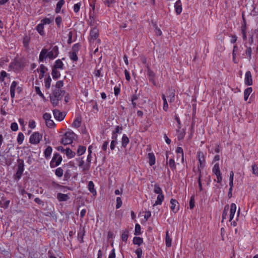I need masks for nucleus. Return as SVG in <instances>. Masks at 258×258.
<instances>
[{"mask_svg": "<svg viewBox=\"0 0 258 258\" xmlns=\"http://www.w3.org/2000/svg\"><path fill=\"white\" fill-rule=\"evenodd\" d=\"M58 53L57 46L53 47L50 51H48V49L46 48H43L39 54V61L40 62L43 61L47 57H48L50 59H53L57 56Z\"/></svg>", "mask_w": 258, "mask_h": 258, "instance_id": "nucleus-1", "label": "nucleus"}, {"mask_svg": "<svg viewBox=\"0 0 258 258\" xmlns=\"http://www.w3.org/2000/svg\"><path fill=\"white\" fill-rule=\"evenodd\" d=\"M65 91L61 90L53 89L52 94L50 96V101L53 106H56L59 100H61L64 95Z\"/></svg>", "mask_w": 258, "mask_h": 258, "instance_id": "nucleus-2", "label": "nucleus"}, {"mask_svg": "<svg viewBox=\"0 0 258 258\" xmlns=\"http://www.w3.org/2000/svg\"><path fill=\"white\" fill-rule=\"evenodd\" d=\"M75 136L76 135L74 132H68L64 134L61 139L60 143L64 145L70 144L73 142Z\"/></svg>", "mask_w": 258, "mask_h": 258, "instance_id": "nucleus-3", "label": "nucleus"}, {"mask_svg": "<svg viewBox=\"0 0 258 258\" xmlns=\"http://www.w3.org/2000/svg\"><path fill=\"white\" fill-rule=\"evenodd\" d=\"M90 7H92V10H90L89 13V22L91 26H95L99 25L100 22L96 19L95 14V5L94 4H90Z\"/></svg>", "mask_w": 258, "mask_h": 258, "instance_id": "nucleus-4", "label": "nucleus"}, {"mask_svg": "<svg viewBox=\"0 0 258 258\" xmlns=\"http://www.w3.org/2000/svg\"><path fill=\"white\" fill-rule=\"evenodd\" d=\"M62 161L61 156L58 153L53 155L52 159L50 162V165L51 168H54L58 166Z\"/></svg>", "mask_w": 258, "mask_h": 258, "instance_id": "nucleus-5", "label": "nucleus"}, {"mask_svg": "<svg viewBox=\"0 0 258 258\" xmlns=\"http://www.w3.org/2000/svg\"><path fill=\"white\" fill-rule=\"evenodd\" d=\"M42 138V135L38 132H35L30 136V143L33 144H37L40 142Z\"/></svg>", "mask_w": 258, "mask_h": 258, "instance_id": "nucleus-6", "label": "nucleus"}, {"mask_svg": "<svg viewBox=\"0 0 258 258\" xmlns=\"http://www.w3.org/2000/svg\"><path fill=\"white\" fill-rule=\"evenodd\" d=\"M212 171L213 173L215 174L217 176V182L218 183H221L222 180V178L221 176L219 165L218 163H216L214 165L212 169Z\"/></svg>", "mask_w": 258, "mask_h": 258, "instance_id": "nucleus-7", "label": "nucleus"}, {"mask_svg": "<svg viewBox=\"0 0 258 258\" xmlns=\"http://www.w3.org/2000/svg\"><path fill=\"white\" fill-rule=\"evenodd\" d=\"M96 25L94 26V27L92 28L90 33V41H94L99 36V29L96 27Z\"/></svg>", "mask_w": 258, "mask_h": 258, "instance_id": "nucleus-8", "label": "nucleus"}, {"mask_svg": "<svg viewBox=\"0 0 258 258\" xmlns=\"http://www.w3.org/2000/svg\"><path fill=\"white\" fill-rule=\"evenodd\" d=\"M198 158L200 163V165L198 166V169L203 168L205 164V158L204 153L202 152H198Z\"/></svg>", "mask_w": 258, "mask_h": 258, "instance_id": "nucleus-9", "label": "nucleus"}, {"mask_svg": "<svg viewBox=\"0 0 258 258\" xmlns=\"http://www.w3.org/2000/svg\"><path fill=\"white\" fill-rule=\"evenodd\" d=\"M171 209L174 213H176L179 210V204L177 200L172 199L170 200Z\"/></svg>", "mask_w": 258, "mask_h": 258, "instance_id": "nucleus-10", "label": "nucleus"}, {"mask_svg": "<svg viewBox=\"0 0 258 258\" xmlns=\"http://www.w3.org/2000/svg\"><path fill=\"white\" fill-rule=\"evenodd\" d=\"M244 82L248 86H250L252 84V77L250 71H247L245 73Z\"/></svg>", "mask_w": 258, "mask_h": 258, "instance_id": "nucleus-11", "label": "nucleus"}, {"mask_svg": "<svg viewBox=\"0 0 258 258\" xmlns=\"http://www.w3.org/2000/svg\"><path fill=\"white\" fill-rule=\"evenodd\" d=\"M53 113L54 118L58 120H62L64 118V115L57 109H54L53 110Z\"/></svg>", "mask_w": 258, "mask_h": 258, "instance_id": "nucleus-12", "label": "nucleus"}, {"mask_svg": "<svg viewBox=\"0 0 258 258\" xmlns=\"http://www.w3.org/2000/svg\"><path fill=\"white\" fill-rule=\"evenodd\" d=\"M174 8L175 9V12L177 15H179L182 12V5L180 0H178L174 4Z\"/></svg>", "mask_w": 258, "mask_h": 258, "instance_id": "nucleus-13", "label": "nucleus"}, {"mask_svg": "<svg viewBox=\"0 0 258 258\" xmlns=\"http://www.w3.org/2000/svg\"><path fill=\"white\" fill-rule=\"evenodd\" d=\"M147 75L150 81H151L154 85H155L156 82L155 81V73L150 69H148L147 71Z\"/></svg>", "mask_w": 258, "mask_h": 258, "instance_id": "nucleus-14", "label": "nucleus"}, {"mask_svg": "<svg viewBox=\"0 0 258 258\" xmlns=\"http://www.w3.org/2000/svg\"><path fill=\"white\" fill-rule=\"evenodd\" d=\"M236 210V206L235 204L232 203L230 206V217H229V221H231L235 215V212Z\"/></svg>", "mask_w": 258, "mask_h": 258, "instance_id": "nucleus-15", "label": "nucleus"}, {"mask_svg": "<svg viewBox=\"0 0 258 258\" xmlns=\"http://www.w3.org/2000/svg\"><path fill=\"white\" fill-rule=\"evenodd\" d=\"M92 159L91 154H88L87 158V163L83 166V171H88L90 166V163Z\"/></svg>", "mask_w": 258, "mask_h": 258, "instance_id": "nucleus-16", "label": "nucleus"}, {"mask_svg": "<svg viewBox=\"0 0 258 258\" xmlns=\"http://www.w3.org/2000/svg\"><path fill=\"white\" fill-rule=\"evenodd\" d=\"M69 197L67 194L62 193H58L57 195V199L59 202L66 201L69 199Z\"/></svg>", "mask_w": 258, "mask_h": 258, "instance_id": "nucleus-17", "label": "nucleus"}, {"mask_svg": "<svg viewBox=\"0 0 258 258\" xmlns=\"http://www.w3.org/2000/svg\"><path fill=\"white\" fill-rule=\"evenodd\" d=\"M24 171V164L19 163L18 167V170L16 175L18 178H20Z\"/></svg>", "mask_w": 258, "mask_h": 258, "instance_id": "nucleus-18", "label": "nucleus"}, {"mask_svg": "<svg viewBox=\"0 0 258 258\" xmlns=\"http://www.w3.org/2000/svg\"><path fill=\"white\" fill-rule=\"evenodd\" d=\"M164 198V196L163 194H159L157 197V200L153 206H155V205H161Z\"/></svg>", "mask_w": 258, "mask_h": 258, "instance_id": "nucleus-19", "label": "nucleus"}, {"mask_svg": "<svg viewBox=\"0 0 258 258\" xmlns=\"http://www.w3.org/2000/svg\"><path fill=\"white\" fill-rule=\"evenodd\" d=\"M63 63L60 59H57L55 61V64L54 65V69H63Z\"/></svg>", "mask_w": 258, "mask_h": 258, "instance_id": "nucleus-20", "label": "nucleus"}, {"mask_svg": "<svg viewBox=\"0 0 258 258\" xmlns=\"http://www.w3.org/2000/svg\"><path fill=\"white\" fill-rule=\"evenodd\" d=\"M252 91L251 87L246 88L244 92V99L245 101H246Z\"/></svg>", "mask_w": 258, "mask_h": 258, "instance_id": "nucleus-21", "label": "nucleus"}, {"mask_svg": "<svg viewBox=\"0 0 258 258\" xmlns=\"http://www.w3.org/2000/svg\"><path fill=\"white\" fill-rule=\"evenodd\" d=\"M64 0H59L57 4H56V9H55V12L56 13H59L60 11V9L61 8V7H62V6L64 5Z\"/></svg>", "mask_w": 258, "mask_h": 258, "instance_id": "nucleus-22", "label": "nucleus"}, {"mask_svg": "<svg viewBox=\"0 0 258 258\" xmlns=\"http://www.w3.org/2000/svg\"><path fill=\"white\" fill-rule=\"evenodd\" d=\"M129 141H129V139L128 138V137L125 134H124L122 136V140H121L122 146L123 147H125L126 146V145L128 144V143H129Z\"/></svg>", "mask_w": 258, "mask_h": 258, "instance_id": "nucleus-23", "label": "nucleus"}, {"mask_svg": "<svg viewBox=\"0 0 258 258\" xmlns=\"http://www.w3.org/2000/svg\"><path fill=\"white\" fill-rule=\"evenodd\" d=\"M149 159V164L151 166L153 165L155 163V157L153 153H150L148 154Z\"/></svg>", "mask_w": 258, "mask_h": 258, "instance_id": "nucleus-24", "label": "nucleus"}, {"mask_svg": "<svg viewBox=\"0 0 258 258\" xmlns=\"http://www.w3.org/2000/svg\"><path fill=\"white\" fill-rule=\"evenodd\" d=\"M65 153L67 157L69 158H72L75 156V153L72 151L70 148H67L66 149Z\"/></svg>", "mask_w": 258, "mask_h": 258, "instance_id": "nucleus-25", "label": "nucleus"}, {"mask_svg": "<svg viewBox=\"0 0 258 258\" xmlns=\"http://www.w3.org/2000/svg\"><path fill=\"white\" fill-rule=\"evenodd\" d=\"M52 149L51 147L48 146L46 148L44 151V156L46 158H48L50 157L51 153H52Z\"/></svg>", "mask_w": 258, "mask_h": 258, "instance_id": "nucleus-26", "label": "nucleus"}, {"mask_svg": "<svg viewBox=\"0 0 258 258\" xmlns=\"http://www.w3.org/2000/svg\"><path fill=\"white\" fill-rule=\"evenodd\" d=\"M162 99L164 102H163V110L165 111H167L168 109V105L167 103V101L165 95L163 94L162 95Z\"/></svg>", "mask_w": 258, "mask_h": 258, "instance_id": "nucleus-27", "label": "nucleus"}, {"mask_svg": "<svg viewBox=\"0 0 258 258\" xmlns=\"http://www.w3.org/2000/svg\"><path fill=\"white\" fill-rule=\"evenodd\" d=\"M229 210V205H226L224 208L223 213H222V221L227 218V216L228 214V211Z\"/></svg>", "mask_w": 258, "mask_h": 258, "instance_id": "nucleus-28", "label": "nucleus"}, {"mask_svg": "<svg viewBox=\"0 0 258 258\" xmlns=\"http://www.w3.org/2000/svg\"><path fill=\"white\" fill-rule=\"evenodd\" d=\"M143 242V239L140 237H135L133 239V243L135 244L140 245Z\"/></svg>", "mask_w": 258, "mask_h": 258, "instance_id": "nucleus-29", "label": "nucleus"}, {"mask_svg": "<svg viewBox=\"0 0 258 258\" xmlns=\"http://www.w3.org/2000/svg\"><path fill=\"white\" fill-rule=\"evenodd\" d=\"M51 75L52 76V77L53 79H57L59 78L60 76V74L59 72L57 71L56 69L53 68L52 70Z\"/></svg>", "mask_w": 258, "mask_h": 258, "instance_id": "nucleus-30", "label": "nucleus"}, {"mask_svg": "<svg viewBox=\"0 0 258 258\" xmlns=\"http://www.w3.org/2000/svg\"><path fill=\"white\" fill-rule=\"evenodd\" d=\"M177 138L178 140H181L183 139L185 135L184 132L183 131H181L180 128H178V129L177 130Z\"/></svg>", "mask_w": 258, "mask_h": 258, "instance_id": "nucleus-31", "label": "nucleus"}, {"mask_svg": "<svg viewBox=\"0 0 258 258\" xmlns=\"http://www.w3.org/2000/svg\"><path fill=\"white\" fill-rule=\"evenodd\" d=\"M128 236V231L127 230H125L123 231L121 234V239L122 241L126 242L127 240V238Z\"/></svg>", "mask_w": 258, "mask_h": 258, "instance_id": "nucleus-32", "label": "nucleus"}, {"mask_svg": "<svg viewBox=\"0 0 258 258\" xmlns=\"http://www.w3.org/2000/svg\"><path fill=\"white\" fill-rule=\"evenodd\" d=\"M86 148L84 146H80L77 150V154L78 156L83 155L86 151Z\"/></svg>", "mask_w": 258, "mask_h": 258, "instance_id": "nucleus-33", "label": "nucleus"}, {"mask_svg": "<svg viewBox=\"0 0 258 258\" xmlns=\"http://www.w3.org/2000/svg\"><path fill=\"white\" fill-rule=\"evenodd\" d=\"M166 245L167 247H170L171 245V238L169 237L168 231L166 232Z\"/></svg>", "mask_w": 258, "mask_h": 258, "instance_id": "nucleus-34", "label": "nucleus"}, {"mask_svg": "<svg viewBox=\"0 0 258 258\" xmlns=\"http://www.w3.org/2000/svg\"><path fill=\"white\" fill-rule=\"evenodd\" d=\"M69 57L73 61H77L78 60V56L76 52H70L69 53Z\"/></svg>", "mask_w": 258, "mask_h": 258, "instance_id": "nucleus-35", "label": "nucleus"}, {"mask_svg": "<svg viewBox=\"0 0 258 258\" xmlns=\"http://www.w3.org/2000/svg\"><path fill=\"white\" fill-rule=\"evenodd\" d=\"M43 29H44V26H43V24H39L37 26V30L38 31V32L41 35H43L44 34Z\"/></svg>", "mask_w": 258, "mask_h": 258, "instance_id": "nucleus-36", "label": "nucleus"}, {"mask_svg": "<svg viewBox=\"0 0 258 258\" xmlns=\"http://www.w3.org/2000/svg\"><path fill=\"white\" fill-rule=\"evenodd\" d=\"M167 163H168L169 167L172 170L176 169V165L174 160L173 159H170L169 162Z\"/></svg>", "mask_w": 258, "mask_h": 258, "instance_id": "nucleus-37", "label": "nucleus"}, {"mask_svg": "<svg viewBox=\"0 0 258 258\" xmlns=\"http://www.w3.org/2000/svg\"><path fill=\"white\" fill-rule=\"evenodd\" d=\"M35 91L36 93L39 95L42 98L43 100H45V98L43 95V94L41 92L40 89L39 87L36 86L35 87Z\"/></svg>", "mask_w": 258, "mask_h": 258, "instance_id": "nucleus-38", "label": "nucleus"}, {"mask_svg": "<svg viewBox=\"0 0 258 258\" xmlns=\"http://www.w3.org/2000/svg\"><path fill=\"white\" fill-rule=\"evenodd\" d=\"M46 70H47V68L45 67L44 64H41L40 68V71L41 73V75L40 76V79H41L43 77L44 74L45 73Z\"/></svg>", "mask_w": 258, "mask_h": 258, "instance_id": "nucleus-39", "label": "nucleus"}, {"mask_svg": "<svg viewBox=\"0 0 258 258\" xmlns=\"http://www.w3.org/2000/svg\"><path fill=\"white\" fill-rule=\"evenodd\" d=\"M51 82V79L50 76H48L45 80V86L47 89L50 87Z\"/></svg>", "mask_w": 258, "mask_h": 258, "instance_id": "nucleus-40", "label": "nucleus"}, {"mask_svg": "<svg viewBox=\"0 0 258 258\" xmlns=\"http://www.w3.org/2000/svg\"><path fill=\"white\" fill-rule=\"evenodd\" d=\"M24 136L23 133H19L17 138V142L19 144H21L24 140Z\"/></svg>", "mask_w": 258, "mask_h": 258, "instance_id": "nucleus-41", "label": "nucleus"}, {"mask_svg": "<svg viewBox=\"0 0 258 258\" xmlns=\"http://www.w3.org/2000/svg\"><path fill=\"white\" fill-rule=\"evenodd\" d=\"M141 230L140 225L139 224H136L135 225V234L136 235H140L141 233Z\"/></svg>", "mask_w": 258, "mask_h": 258, "instance_id": "nucleus-42", "label": "nucleus"}, {"mask_svg": "<svg viewBox=\"0 0 258 258\" xmlns=\"http://www.w3.org/2000/svg\"><path fill=\"white\" fill-rule=\"evenodd\" d=\"M29 41H30V38H29V37L28 36H25L24 38H23V44H24V46L25 47H27L28 46L29 43Z\"/></svg>", "mask_w": 258, "mask_h": 258, "instance_id": "nucleus-43", "label": "nucleus"}, {"mask_svg": "<svg viewBox=\"0 0 258 258\" xmlns=\"http://www.w3.org/2000/svg\"><path fill=\"white\" fill-rule=\"evenodd\" d=\"M63 85V82L62 81H58L56 83L55 88L54 89L61 90V88Z\"/></svg>", "mask_w": 258, "mask_h": 258, "instance_id": "nucleus-44", "label": "nucleus"}, {"mask_svg": "<svg viewBox=\"0 0 258 258\" xmlns=\"http://www.w3.org/2000/svg\"><path fill=\"white\" fill-rule=\"evenodd\" d=\"M238 50V47L236 45H235L233 47V50L232 52V55H233V60L234 63H237V62L235 60V57L236 56V51Z\"/></svg>", "mask_w": 258, "mask_h": 258, "instance_id": "nucleus-45", "label": "nucleus"}, {"mask_svg": "<svg viewBox=\"0 0 258 258\" xmlns=\"http://www.w3.org/2000/svg\"><path fill=\"white\" fill-rule=\"evenodd\" d=\"M55 175L57 176H58L59 177H60L63 175V170L60 167L57 168L55 170Z\"/></svg>", "mask_w": 258, "mask_h": 258, "instance_id": "nucleus-46", "label": "nucleus"}, {"mask_svg": "<svg viewBox=\"0 0 258 258\" xmlns=\"http://www.w3.org/2000/svg\"><path fill=\"white\" fill-rule=\"evenodd\" d=\"M168 97L169 98V101L172 102L174 101L175 98V94L173 90L170 91L169 95H168Z\"/></svg>", "mask_w": 258, "mask_h": 258, "instance_id": "nucleus-47", "label": "nucleus"}, {"mask_svg": "<svg viewBox=\"0 0 258 258\" xmlns=\"http://www.w3.org/2000/svg\"><path fill=\"white\" fill-rule=\"evenodd\" d=\"M154 191L157 194H163L161 188L157 184L154 185Z\"/></svg>", "mask_w": 258, "mask_h": 258, "instance_id": "nucleus-48", "label": "nucleus"}, {"mask_svg": "<svg viewBox=\"0 0 258 258\" xmlns=\"http://www.w3.org/2000/svg\"><path fill=\"white\" fill-rule=\"evenodd\" d=\"M252 173L258 176V167L255 164H253L251 166Z\"/></svg>", "mask_w": 258, "mask_h": 258, "instance_id": "nucleus-49", "label": "nucleus"}, {"mask_svg": "<svg viewBox=\"0 0 258 258\" xmlns=\"http://www.w3.org/2000/svg\"><path fill=\"white\" fill-rule=\"evenodd\" d=\"M46 122V124L48 127H53L55 126V123L52 119L47 120Z\"/></svg>", "mask_w": 258, "mask_h": 258, "instance_id": "nucleus-50", "label": "nucleus"}, {"mask_svg": "<svg viewBox=\"0 0 258 258\" xmlns=\"http://www.w3.org/2000/svg\"><path fill=\"white\" fill-rule=\"evenodd\" d=\"M176 152L177 153L181 154V157H182L181 160H182V162H183V161H184L183 151V149H182V148L177 147L176 150Z\"/></svg>", "mask_w": 258, "mask_h": 258, "instance_id": "nucleus-51", "label": "nucleus"}, {"mask_svg": "<svg viewBox=\"0 0 258 258\" xmlns=\"http://www.w3.org/2000/svg\"><path fill=\"white\" fill-rule=\"evenodd\" d=\"M81 120L79 119H76L73 123V125L74 127L78 128L81 125Z\"/></svg>", "mask_w": 258, "mask_h": 258, "instance_id": "nucleus-52", "label": "nucleus"}, {"mask_svg": "<svg viewBox=\"0 0 258 258\" xmlns=\"http://www.w3.org/2000/svg\"><path fill=\"white\" fill-rule=\"evenodd\" d=\"M52 20V19L45 18L41 21V24H43V25H44V24H49L51 22Z\"/></svg>", "mask_w": 258, "mask_h": 258, "instance_id": "nucleus-53", "label": "nucleus"}, {"mask_svg": "<svg viewBox=\"0 0 258 258\" xmlns=\"http://www.w3.org/2000/svg\"><path fill=\"white\" fill-rule=\"evenodd\" d=\"M104 3L109 7H111L115 2V0H104Z\"/></svg>", "mask_w": 258, "mask_h": 258, "instance_id": "nucleus-54", "label": "nucleus"}, {"mask_svg": "<svg viewBox=\"0 0 258 258\" xmlns=\"http://www.w3.org/2000/svg\"><path fill=\"white\" fill-rule=\"evenodd\" d=\"M122 205V201L121 200V198L120 197H117L116 198V208L119 209Z\"/></svg>", "mask_w": 258, "mask_h": 258, "instance_id": "nucleus-55", "label": "nucleus"}, {"mask_svg": "<svg viewBox=\"0 0 258 258\" xmlns=\"http://www.w3.org/2000/svg\"><path fill=\"white\" fill-rule=\"evenodd\" d=\"M195 207V198L194 196L191 197L189 201V207L192 209Z\"/></svg>", "mask_w": 258, "mask_h": 258, "instance_id": "nucleus-56", "label": "nucleus"}, {"mask_svg": "<svg viewBox=\"0 0 258 258\" xmlns=\"http://www.w3.org/2000/svg\"><path fill=\"white\" fill-rule=\"evenodd\" d=\"M94 185L93 182L91 181H89L88 183V188L90 192H93V191H94Z\"/></svg>", "mask_w": 258, "mask_h": 258, "instance_id": "nucleus-57", "label": "nucleus"}, {"mask_svg": "<svg viewBox=\"0 0 258 258\" xmlns=\"http://www.w3.org/2000/svg\"><path fill=\"white\" fill-rule=\"evenodd\" d=\"M10 200H7V201H5L4 204H2L1 201L0 202V204L2 205V207L5 209H7L8 208V207L9 206V205H10Z\"/></svg>", "mask_w": 258, "mask_h": 258, "instance_id": "nucleus-58", "label": "nucleus"}, {"mask_svg": "<svg viewBox=\"0 0 258 258\" xmlns=\"http://www.w3.org/2000/svg\"><path fill=\"white\" fill-rule=\"evenodd\" d=\"M81 3H78L76 4H75L74 6V11L75 13H78L81 7Z\"/></svg>", "mask_w": 258, "mask_h": 258, "instance_id": "nucleus-59", "label": "nucleus"}, {"mask_svg": "<svg viewBox=\"0 0 258 258\" xmlns=\"http://www.w3.org/2000/svg\"><path fill=\"white\" fill-rule=\"evenodd\" d=\"M94 74L97 77L102 76L101 68H100V69H96L94 72Z\"/></svg>", "mask_w": 258, "mask_h": 258, "instance_id": "nucleus-60", "label": "nucleus"}, {"mask_svg": "<svg viewBox=\"0 0 258 258\" xmlns=\"http://www.w3.org/2000/svg\"><path fill=\"white\" fill-rule=\"evenodd\" d=\"M11 128L13 131H17L18 130L17 123L16 122H13L11 125Z\"/></svg>", "mask_w": 258, "mask_h": 258, "instance_id": "nucleus-61", "label": "nucleus"}, {"mask_svg": "<svg viewBox=\"0 0 258 258\" xmlns=\"http://www.w3.org/2000/svg\"><path fill=\"white\" fill-rule=\"evenodd\" d=\"M252 50L251 47H249L246 48L245 51V54L246 55L248 56L249 59H250L251 56Z\"/></svg>", "mask_w": 258, "mask_h": 258, "instance_id": "nucleus-62", "label": "nucleus"}, {"mask_svg": "<svg viewBox=\"0 0 258 258\" xmlns=\"http://www.w3.org/2000/svg\"><path fill=\"white\" fill-rule=\"evenodd\" d=\"M43 119L46 121H47V120H49L51 119V114L50 113H45L43 114Z\"/></svg>", "mask_w": 258, "mask_h": 258, "instance_id": "nucleus-63", "label": "nucleus"}, {"mask_svg": "<svg viewBox=\"0 0 258 258\" xmlns=\"http://www.w3.org/2000/svg\"><path fill=\"white\" fill-rule=\"evenodd\" d=\"M136 253L137 255V258H141L142 254V250L141 248H139L136 250Z\"/></svg>", "mask_w": 258, "mask_h": 258, "instance_id": "nucleus-64", "label": "nucleus"}]
</instances>
